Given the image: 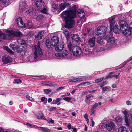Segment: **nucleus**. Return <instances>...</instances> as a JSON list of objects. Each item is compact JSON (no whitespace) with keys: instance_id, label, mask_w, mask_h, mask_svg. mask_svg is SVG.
<instances>
[{"instance_id":"obj_1","label":"nucleus","mask_w":132,"mask_h":132,"mask_svg":"<svg viewBox=\"0 0 132 132\" xmlns=\"http://www.w3.org/2000/svg\"><path fill=\"white\" fill-rule=\"evenodd\" d=\"M77 11L76 6L75 5L70 9L67 10L62 13V14L65 15L63 18L65 19V28L69 29L74 28L75 23L74 19L76 17Z\"/></svg>"},{"instance_id":"obj_2","label":"nucleus","mask_w":132,"mask_h":132,"mask_svg":"<svg viewBox=\"0 0 132 132\" xmlns=\"http://www.w3.org/2000/svg\"><path fill=\"white\" fill-rule=\"evenodd\" d=\"M120 24L122 33L125 36H129L132 33V27L129 26L125 21H120Z\"/></svg>"},{"instance_id":"obj_3","label":"nucleus","mask_w":132,"mask_h":132,"mask_svg":"<svg viewBox=\"0 0 132 132\" xmlns=\"http://www.w3.org/2000/svg\"><path fill=\"white\" fill-rule=\"evenodd\" d=\"M67 47L70 52H72L74 56H78L82 55V52L81 49L78 46H72L71 42H69L67 45Z\"/></svg>"},{"instance_id":"obj_4","label":"nucleus","mask_w":132,"mask_h":132,"mask_svg":"<svg viewBox=\"0 0 132 132\" xmlns=\"http://www.w3.org/2000/svg\"><path fill=\"white\" fill-rule=\"evenodd\" d=\"M107 29V28L104 26H99L97 28V30L98 31H101V32L95 31V34L100 37H104L106 34Z\"/></svg>"},{"instance_id":"obj_5","label":"nucleus","mask_w":132,"mask_h":132,"mask_svg":"<svg viewBox=\"0 0 132 132\" xmlns=\"http://www.w3.org/2000/svg\"><path fill=\"white\" fill-rule=\"evenodd\" d=\"M34 49L35 50V52H34L35 56L34 58L35 59H36L38 57V53H38L39 56H42L43 55V53L42 51V49L40 47V42L38 41V42L37 45V46L36 45L34 46Z\"/></svg>"},{"instance_id":"obj_6","label":"nucleus","mask_w":132,"mask_h":132,"mask_svg":"<svg viewBox=\"0 0 132 132\" xmlns=\"http://www.w3.org/2000/svg\"><path fill=\"white\" fill-rule=\"evenodd\" d=\"M103 126L108 131H111L112 130V128L115 126L113 122L112 121L110 122V123L107 121H104L102 123Z\"/></svg>"},{"instance_id":"obj_7","label":"nucleus","mask_w":132,"mask_h":132,"mask_svg":"<svg viewBox=\"0 0 132 132\" xmlns=\"http://www.w3.org/2000/svg\"><path fill=\"white\" fill-rule=\"evenodd\" d=\"M15 49V51L20 53L22 56L25 55V48L22 46L17 45Z\"/></svg>"},{"instance_id":"obj_8","label":"nucleus","mask_w":132,"mask_h":132,"mask_svg":"<svg viewBox=\"0 0 132 132\" xmlns=\"http://www.w3.org/2000/svg\"><path fill=\"white\" fill-rule=\"evenodd\" d=\"M115 20L114 18H112L109 20V22L110 24V28L111 30H113V32L116 33V25H115Z\"/></svg>"},{"instance_id":"obj_9","label":"nucleus","mask_w":132,"mask_h":132,"mask_svg":"<svg viewBox=\"0 0 132 132\" xmlns=\"http://www.w3.org/2000/svg\"><path fill=\"white\" fill-rule=\"evenodd\" d=\"M19 12L20 13L23 12L26 9L27 6V4L25 1H23L19 3Z\"/></svg>"},{"instance_id":"obj_10","label":"nucleus","mask_w":132,"mask_h":132,"mask_svg":"<svg viewBox=\"0 0 132 132\" xmlns=\"http://www.w3.org/2000/svg\"><path fill=\"white\" fill-rule=\"evenodd\" d=\"M59 42V38L57 36H53L51 38L50 44L52 46L55 47Z\"/></svg>"},{"instance_id":"obj_11","label":"nucleus","mask_w":132,"mask_h":132,"mask_svg":"<svg viewBox=\"0 0 132 132\" xmlns=\"http://www.w3.org/2000/svg\"><path fill=\"white\" fill-rule=\"evenodd\" d=\"M70 5L71 4L68 3L64 2L61 3L59 6L60 10L62 11L66 7H70Z\"/></svg>"},{"instance_id":"obj_12","label":"nucleus","mask_w":132,"mask_h":132,"mask_svg":"<svg viewBox=\"0 0 132 132\" xmlns=\"http://www.w3.org/2000/svg\"><path fill=\"white\" fill-rule=\"evenodd\" d=\"M55 47L56 51H60L63 49L64 46L63 43L59 42Z\"/></svg>"},{"instance_id":"obj_13","label":"nucleus","mask_w":132,"mask_h":132,"mask_svg":"<svg viewBox=\"0 0 132 132\" xmlns=\"http://www.w3.org/2000/svg\"><path fill=\"white\" fill-rule=\"evenodd\" d=\"M127 120H126L125 118V120L127 126L130 125V123L132 122V115L129 114L127 116Z\"/></svg>"},{"instance_id":"obj_14","label":"nucleus","mask_w":132,"mask_h":132,"mask_svg":"<svg viewBox=\"0 0 132 132\" xmlns=\"http://www.w3.org/2000/svg\"><path fill=\"white\" fill-rule=\"evenodd\" d=\"M95 39L94 37H93L89 39L88 43L90 47H92L95 45Z\"/></svg>"},{"instance_id":"obj_15","label":"nucleus","mask_w":132,"mask_h":132,"mask_svg":"<svg viewBox=\"0 0 132 132\" xmlns=\"http://www.w3.org/2000/svg\"><path fill=\"white\" fill-rule=\"evenodd\" d=\"M68 51L65 50L56 54V56L58 57L65 56L68 54Z\"/></svg>"},{"instance_id":"obj_16","label":"nucleus","mask_w":132,"mask_h":132,"mask_svg":"<svg viewBox=\"0 0 132 132\" xmlns=\"http://www.w3.org/2000/svg\"><path fill=\"white\" fill-rule=\"evenodd\" d=\"M13 60L11 58L9 57H5L2 60L3 63L4 64H6L10 62H11L13 61Z\"/></svg>"},{"instance_id":"obj_17","label":"nucleus","mask_w":132,"mask_h":132,"mask_svg":"<svg viewBox=\"0 0 132 132\" xmlns=\"http://www.w3.org/2000/svg\"><path fill=\"white\" fill-rule=\"evenodd\" d=\"M72 39L78 42L79 40L80 37L79 35L77 34H73L71 35Z\"/></svg>"},{"instance_id":"obj_18","label":"nucleus","mask_w":132,"mask_h":132,"mask_svg":"<svg viewBox=\"0 0 132 132\" xmlns=\"http://www.w3.org/2000/svg\"><path fill=\"white\" fill-rule=\"evenodd\" d=\"M62 100V98H57L56 99H54L53 100L51 103L55 104H57V105H59L61 103L60 101Z\"/></svg>"},{"instance_id":"obj_19","label":"nucleus","mask_w":132,"mask_h":132,"mask_svg":"<svg viewBox=\"0 0 132 132\" xmlns=\"http://www.w3.org/2000/svg\"><path fill=\"white\" fill-rule=\"evenodd\" d=\"M9 33L11 34H12L13 36L20 37L21 33L19 31H9Z\"/></svg>"},{"instance_id":"obj_20","label":"nucleus","mask_w":132,"mask_h":132,"mask_svg":"<svg viewBox=\"0 0 132 132\" xmlns=\"http://www.w3.org/2000/svg\"><path fill=\"white\" fill-rule=\"evenodd\" d=\"M44 3L42 1H36L35 3V5L38 7H43Z\"/></svg>"},{"instance_id":"obj_21","label":"nucleus","mask_w":132,"mask_h":132,"mask_svg":"<svg viewBox=\"0 0 132 132\" xmlns=\"http://www.w3.org/2000/svg\"><path fill=\"white\" fill-rule=\"evenodd\" d=\"M128 129L124 126H122L118 129V132H128Z\"/></svg>"},{"instance_id":"obj_22","label":"nucleus","mask_w":132,"mask_h":132,"mask_svg":"<svg viewBox=\"0 0 132 132\" xmlns=\"http://www.w3.org/2000/svg\"><path fill=\"white\" fill-rule=\"evenodd\" d=\"M44 33V32L43 31H40L38 33V34H36L35 35V38L39 39H41Z\"/></svg>"},{"instance_id":"obj_23","label":"nucleus","mask_w":132,"mask_h":132,"mask_svg":"<svg viewBox=\"0 0 132 132\" xmlns=\"http://www.w3.org/2000/svg\"><path fill=\"white\" fill-rule=\"evenodd\" d=\"M27 27L29 29H32L34 28L32 22L31 21H28L27 22Z\"/></svg>"},{"instance_id":"obj_24","label":"nucleus","mask_w":132,"mask_h":132,"mask_svg":"<svg viewBox=\"0 0 132 132\" xmlns=\"http://www.w3.org/2000/svg\"><path fill=\"white\" fill-rule=\"evenodd\" d=\"M107 42L111 44L115 43L116 42L115 38L113 37H109L107 39Z\"/></svg>"},{"instance_id":"obj_25","label":"nucleus","mask_w":132,"mask_h":132,"mask_svg":"<svg viewBox=\"0 0 132 132\" xmlns=\"http://www.w3.org/2000/svg\"><path fill=\"white\" fill-rule=\"evenodd\" d=\"M45 45L48 49H50L51 47V45L50 44V41L48 39L46 40V41Z\"/></svg>"},{"instance_id":"obj_26","label":"nucleus","mask_w":132,"mask_h":132,"mask_svg":"<svg viewBox=\"0 0 132 132\" xmlns=\"http://www.w3.org/2000/svg\"><path fill=\"white\" fill-rule=\"evenodd\" d=\"M96 42L101 45H103L104 44L105 42L103 40V39L100 37L97 38L96 40Z\"/></svg>"},{"instance_id":"obj_27","label":"nucleus","mask_w":132,"mask_h":132,"mask_svg":"<svg viewBox=\"0 0 132 132\" xmlns=\"http://www.w3.org/2000/svg\"><path fill=\"white\" fill-rule=\"evenodd\" d=\"M43 17L44 16L43 15L39 14L37 16L36 19L37 21H39L42 20Z\"/></svg>"},{"instance_id":"obj_28","label":"nucleus","mask_w":132,"mask_h":132,"mask_svg":"<svg viewBox=\"0 0 132 132\" xmlns=\"http://www.w3.org/2000/svg\"><path fill=\"white\" fill-rule=\"evenodd\" d=\"M77 15L81 18L84 17L85 15V13L83 12L78 11L77 12Z\"/></svg>"},{"instance_id":"obj_29","label":"nucleus","mask_w":132,"mask_h":132,"mask_svg":"<svg viewBox=\"0 0 132 132\" xmlns=\"http://www.w3.org/2000/svg\"><path fill=\"white\" fill-rule=\"evenodd\" d=\"M113 72H111L109 73L108 75L106 76V78H105V79H108L109 78H112V77L115 76L116 75H113Z\"/></svg>"},{"instance_id":"obj_30","label":"nucleus","mask_w":132,"mask_h":132,"mask_svg":"<svg viewBox=\"0 0 132 132\" xmlns=\"http://www.w3.org/2000/svg\"><path fill=\"white\" fill-rule=\"evenodd\" d=\"M9 1H0V2L2 1L1 2L2 4L4 5V6L6 7L9 4Z\"/></svg>"},{"instance_id":"obj_31","label":"nucleus","mask_w":132,"mask_h":132,"mask_svg":"<svg viewBox=\"0 0 132 132\" xmlns=\"http://www.w3.org/2000/svg\"><path fill=\"white\" fill-rule=\"evenodd\" d=\"M79 80L78 78H77L75 77L71 78L69 80V81L71 82H75L76 81H78Z\"/></svg>"},{"instance_id":"obj_32","label":"nucleus","mask_w":132,"mask_h":132,"mask_svg":"<svg viewBox=\"0 0 132 132\" xmlns=\"http://www.w3.org/2000/svg\"><path fill=\"white\" fill-rule=\"evenodd\" d=\"M48 10L45 8H44L41 11V12L45 14H48L49 13H48Z\"/></svg>"},{"instance_id":"obj_33","label":"nucleus","mask_w":132,"mask_h":132,"mask_svg":"<svg viewBox=\"0 0 132 132\" xmlns=\"http://www.w3.org/2000/svg\"><path fill=\"white\" fill-rule=\"evenodd\" d=\"M57 5L55 3H53L52 4V11L53 12H54L55 11L57 8Z\"/></svg>"},{"instance_id":"obj_34","label":"nucleus","mask_w":132,"mask_h":132,"mask_svg":"<svg viewBox=\"0 0 132 132\" xmlns=\"http://www.w3.org/2000/svg\"><path fill=\"white\" fill-rule=\"evenodd\" d=\"M17 42L20 44L22 45H24L26 44L25 41L22 39H19L17 40Z\"/></svg>"},{"instance_id":"obj_35","label":"nucleus","mask_w":132,"mask_h":132,"mask_svg":"<svg viewBox=\"0 0 132 132\" xmlns=\"http://www.w3.org/2000/svg\"><path fill=\"white\" fill-rule=\"evenodd\" d=\"M122 120V117L121 116H119L116 117V122H121Z\"/></svg>"},{"instance_id":"obj_36","label":"nucleus","mask_w":132,"mask_h":132,"mask_svg":"<svg viewBox=\"0 0 132 132\" xmlns=\"http://www.w3.org/2000/svg\"><path fill=\"white\" fill-rule=\"evenodd\" d=\"M104 79H105L104 77H103L100 78L96 79L95 80V81L96 83H98L100 82L101 81H102Z\"/></svg>"},{"instance_id":"obj_37","label":"nucleus","mask_w":132,"mask_h":132,"mask_svg":"<svg viewBox=\"0 0 132 132\" xmlns=\"http://www.w3.org/2000/svg\"><path fill=\"white\" fill-rule=\"evenodd\" d=\"M17 45H14L13 44L11 43L9 45V47L11 48L14 51H15Z\"/></svg>"},{"instance_id":"obj_38","label":"nucleus","mask_w":132,"mask_h":132,"mask_svg":"<svg viewBox=\"0 0 132 132\" xmlns=\"http://www.w3.org/2000/svg\"><path fill=\"white\" fill-rule=\"evenodd\" d=\"M63 99L65 100L66 101L72 103V101H70L71 100V98L68 97H65L63 98Z\"/></svg>"},{"instance_id":"obj_39","label":"nucleus","mask_w":132,"mask_h":132,"mask_svg":"<svg viewBox=\"0 0 132 132\" xmlns=\"http://www.w3.org/2000/svg\"><path fill=\"white\" fill-rule=\"evenodd\" d=\"M123 113L124 114V117L125 118H126V120H127V116H128V112L127 110H125L124 111H123Z\"/></svg>"},{"instance_id":"obj_40","label":"nucleus","mask_w":132,"mask_h":132,"mask_svg":"<svg viewBox=\"0 0 132 132\" xmlns=\"http://www.w3.org/2000/svg\"><path fill=\"white\" fill-rule=\"evenodd\" d=\"M14 82L15 83L19 84H21L22 82V81L20 79H15L14 80Z\"/></svg>"},{"instance_id":"obj_41","label":"nucleus","mask_w":132,"mask_h":132,"mask_svg":"<svg viewBox=\"0 0 132 132\" xmlns=\"http://www.w3.org/2000/svg\"><path fill=\"white\" fill-rule=\"evenodd\" d=\"M107 83V81H104L101 82L100 84V86L101 88H102L104 86L106 85Z\"/></svg>"},{"instance_id":"obj_42","label":"nucleus","mask_w":132,"mask_h":132,"mask_svg":"<svg viewBox=\"0 0 132 132\" xmlns=\"http://www.w3.org/2000/svg\"><path fill=\"white\" fill-rule=\"evenodd\" d=\"M91 84V82H82L80 84V85H83L84 86H87L90 85Z\"/></svg>"},{"instance_id":"obj_43","label":"nucleus","mask_w":132,"mask_h":132,"mask_svg":"<svg viewBox=\"0 0 132 132\" xmlns=\"http://www.w3.org/2000/svg\"><path fill=\"white\" fill-rule=\"evenodd\" d=\"M27 125L29 127L31 128L34 127L35 128H37L38 127V126L36 125H33L29 123H27Z\"/></svg>"},{"instance_id":"obj_44","label":"nucleus","mask_w":132,"mask_h":132,"mask_svg":"<svg viewBox=\"0 0 132 132\" xmlns=\"http://www.w3.org/2000/svg\"><path fill=\"white\" fill-rule=\"evenodd\" d=\"M83 51L85 53L87 52L88 51H89V48L87 46L85 45L84 46V48H83Z\"/></svg>"},{"instance_id":"obj_45","label":"nucleus","mask_w":132,"mask_h":132,"mask_svg":"<svg viewBox=\"0 0 132 132\" xmlns=\"http://www.w3.org/2000/svg\"><path fill=\"white\" fill-rule=\"evenodd\" d=\"M132 60V56L130 58V59L129 60H128L126 61L125 62H124L122 64L123 66V67H121V68H122L123 67H124L125 66V65L128 62H129V61H130V60Z\"/></svg>"},{"instance_id":"obj_46","label":"nucleus","mask_w":132,"mask_h":132,"mask_svg":"<svg viewBox=\"0 0 132 132\" xmlns=\"http://www.w3.org/2000/svg\"><path fill=\"white\" fill-rule=\"evenodd\" d=\"M41 83L43 84H44L46 85L49 86L51 85V83H49L47 81H44L42 82Z\"/></svg>"},{"instance_id":"obj_47","label":"nucleus","mask_w":132,"mask_h":132,"mask_svg":"<svg viewBox=\"0 0 132 132\" xmlns=\"http://www.w3.org/2000/svg\"><path fill=\"white\" fill-rule=\"evenodd\" d=\"M110 87L109 86H105L103 87L102 90V91H108Z\"/></svg>"},{"instance_id":"obj_48","label":"nucleus","mask_w":132,"mask_h":132,"mask_svg":"<svg viewBox=\"0 0 132 132\" xmlns=\"http://www.w3.org/2000/svg\"><path fill=\"white\" fill-rule=\"evenodd\" d=\"M39 128L43 129V131L44 132H49L51 131V130L50 129H47V128L43 127H39Z\"/></svg>"},{"instance_id":"obj_49","label":"nucleus","mask_w":132,"mask_h":132,"mask_svg":"<svg viewBox=\"0 0 132 132\" xmlns=\"http://www.w3.org/2000/svg\"><path fill=\"white\" fill-rule=\"evenodd\" d=\"M6 50L9 53L12 54H13L14 52L9 48L8 47L6 48Z\"/></svg>"},{"instance_id":"obj_50","label":"nucleus","mask_w":132,"mask_h":132,"mask_svg":"<svg viewBox=\"0 0 132 132\" xmlns=\"http://www.w3.org/2000/svg\"><path fill=\"white\" fill-rule=\"evenodd\" d=\"M40 113L41 114V115L40 116H38V118L40 119H41L45 120L46 119V118L44 117V116L43 114L41 113L40 112Z\"/></svg>"},{"instance_id":"obj_51","label":"nucleus","mask_w":132,"mask_h":132,"mask_svg":"<svg viewBox=\"0 0 132 132\" xmlns=\"http://www.w3.org/2000/svg\"><path fill=\"white\" fill-rule=\"evenodd\" d=\"M126 103L128 105H132V101L129 100H127L126 101Z\"/></svg>"},{"instance_id":"obj_52","label":"nucleus","mask_w":132,"mask_h":132,"mask_svg":"<svg viewBox=\"0 0 132 132\" xmlns=\"http://www.w3.org/2000/svg\"><path fill=\"white\" fill-rule=\"evenodd\" d=\"M86 98H87V99L89 100L90 98L94 97V95H93L90 94L88 95H86Z\"/></svg>"},{"instance_id":"obj_53","label":"nucleus","mask_w":132,"mask_h":132,"mask_svg":"<svg viewBox=\"0 0 132 132\" xmlns=\"http://www.w3.org/2000/svg\"><path fill=\"white\" fill-rule=\"evenodd\" d=\"M91 112V115H94V116H95V110L94 109L92 108L90 110Z\"/></svg>"},{"instance_id":"obj_54","label":"nucleus","mask_w":132,"mask_h":132,"mask_svg":"<svg viewBox=\"0 0 132 132\" xmlns=\"http://www.w3.org/2000/svg\"><path fill=\"white\" fill-rule=\"evenodd\" d=\"M90 99H88L87 98H86L85 100V103L87 104L88 105H89L90 104Z\"/></svg>"},{"instance_id":"obj_55","label":"nucleus","mask_w":132,"mask_h":132,"mask_svg":"<svg viewBox=\"0 0 132 132\" xmlns=\"http://www.w3.org/2000/svg\"><path fill=\"white\" fill-rule=\"evenodd\" d=\"M26 97L30 101H34V98L30 96H29L27 95L26 96Z\"/></svg>"},{"instance_id":"obj_56","label":"nucleus","mask_w":132,"mask_h":132,"mask_svg":"<svg viewBox=\"0 0 132 132\" xmlns=\"http://www.w3.org/2000/svg\"><path fill=\"white\" fill-rule=\"evenodd\" d=\"M98 105V103H96L93 105L92 108L95 109L97 107Z\"/></svg>"},{"instance_id":"obj_57","label":"nucleus","mask_w":132,"mask_h":132,"mask_svg":"<svg viewBox=\"0 0 132 132\" xmlns=\"http://www.w3.org/2000/svg\"><path fill=\"white\" fill-rule=\"evenodd\" d=\"M22 19L21 18H18L17 19V24L18 27H19L20 26H19V23L20 22V21Z\"/></svg>"},{"instance_id":"obj_58","label":"nucleus","mask_w":132,"mask_h":132,"mask_svg":"<svg viewBox=\"0 0 132 132\" xmlns=\"http://www.w3.org/2000/svg\"><path fill=\"white\" fill-rule=\"evenodd\" d=\"M56 110V107H52L50 109V111H52L53 110Z\"/></svg>"},{"instance_id":"obj_59","label":"nucleus","mask_w":132,"mask_h":132,"mask_svg":"<svg viewBox=\"0 0 132 132\" xmlns=\"http://www.w3.org/2000/svg\"><path fill=\"white\" fill-rule=\"evenodd\" d=\"M44 91L46 94H48L50 92V91L49 89H45L44 90Z\"/></svg>"},{"instance_id":"obj_60","label":"nucleus","mask_w":132,"mask_h":132,"mask_svg":"<svg viewBox=\"0 0 132 132\" xmlns=\"http://www.w3.org/2000/svg\"><path fill=\"white\" fill-rule=\"evenodd\" d=\"M64 87V86H63V87L61 86V87H60L58 88H57V89L56 90L57 91H60V90L62 89H63Z\"/></svg>"},{"instance_id":"obj_61","label":"nucleus","mask_w":132,"mask_h":132,"mask_svg":"<svg viewBox=\"0 0 132 132\" xmlns=\"http://www.w3.org/2000/svg\"><path fill=\"white\" fill-rule=\"evenodd\" d=\"M2 34L1 36H2V38L3 39H6V34L3 33H2Z\"/></svg>"},{"instance_id":"obj_62","label":"nucleus","mask_w":132,"mask_h":132,"mask_svg":"<svg viewBox=\"0 0 132 132\" xmlns=\"http://www.w3.org/2000/svg\"><path fill=\"white\" fill-rule=\"evenodd\" d=\"M65 37L67 39V40H68L70 38V37L69 34H68V35L67 34L65 35Z\"/></svg>"},{"instance_id":"obj_63","label":"nucleus","mask_w":132,"mask_h":132,"mask_svg":"<svg viewBox=\"0 0 132 132\" xmlns=\"http://www.w3.org/2000/svg\"><path fill=\"white\" fill-rule=\"evenodd\" d=\"M70 95V93H66L64 94L63 96H69Z\"/></svg>"},{"instance_id":"obj_64","label":"nucleus","mask_w":132,"mask_h":132,"mask_svg":"<svg viewBox=\"0 0 132 132\" xmlns=\"http://www.w3.org/2000/svg\"><path fill=\"white\" fill-rule=\"evenodd\" d=\"M71 124H70V123L67 126L68 129L70 130L71 129Z\"/></svg>"}]
</instances>
